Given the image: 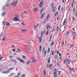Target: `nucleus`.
Returning a JSON list of instances; mask_svg holds the SVG:
<instances>
[{
    "mask_svg": "<svg viewBox=\"0 0 77 77\" xmlns=\"http://www.w3.org/2000/svg\"><path fill=\"white\" fill-rule=\"evenodd\" d=\"M37 60L36 59H34L32 60V63H34L35 62H37Z\"/></svg>",
    "mask_w": 77,
    "mask_h": 77,
    "instance_id": "obj_16",
    "label": "nucleus"
},
{
    "mask_svg": "<svg viewBox=\"0 0 77 77\" xmlns=\"http://www.w3.org/2000/svg\"><path fill=\"white\" fill-rule=\"evenodd\" d=\"M22 57L23 58V59H26V57L24 55Z\"/></svg>",
    "mask_w": 77,
    "mask_h": 77,
    "instance_id": "obj_38",
    "label": "nucleus"
},
{
    "mask_svg": "<svg viewBox=\"0 0 77 77\" xmlns=\"http://www.w3.org/2000/svg\"><path fill=\"white\" fill-rule=\"evenodd\" d=\"M72 19H73V21H75V17H73Z\"/></svg>",
    "mask_w": 77,
    "mask_h": 77,
    "instance_id": "obj_57",
    "label": "nucleus"
},
{
    "mask_svg": "<svg viewBox=\"0 0 77 77\" xmlns=\"http://www.w3.org/2000/svg\"><path fill=\"white\" fill-rule=\"evenodd\" d=\"M17 59V60H19V61H20V62L21 61V58H16Z\"/></svg>",
    "mask_w": 77,
    "mask_h": 77,
    "instance_id": "obj_34",
    "label": "nucleus"
},
{
    "mask_svg": "<svg viewBox=\"0 0 77 77\" xmlns=\"http://www.w3.org/2000/svg\"><path fill=\"white\" fill-rule=\"evenodd\" d=\"M13 21H20V20L18 18H17V17H14V18L13 19Z\"/></svg>",
    "mask_w": 77,
    "mask_h": 77,
    "instance_id": "obj_3",
    "label": "nucleus"
},
{
    "mask_svg": "<svg viewBox=\"0 0 77 77\" xmlns=\"http://www.w3.org/2000/svg\"><path fill=\"white\" fill-rule=\"evenodd\" d=\"M74 0H73L72 4V8H73V6H74Z\"/></svg>",
    "mask_w": 77,
    "mask_h": 77,
    "instance_id": "obj_21",
    "label": "nucleus"
},
{
    "mask_svg": "<svg viewBox=\"0 0 77 77\" xmlns=\"http://www.w3.org/2000/svg\"><path fill=\"white\" fill-rule=\"evenodd\" d=\"M52 66V64H51L49 66V68H51Z\"/></svg>",
    "mask_w": 77,
    "mask_h": 77,
    "instance_id": "obj_61",
    "label": "nucleus"
},
{
    "mask_svg": "<svg viewBox=\"0 0 77 77\" xmlns=\"http://www.w3.org/2000/svg\"><path fill=\"white\" fill-rule=\"evenodd\" d=\"M44 57H46V55H47V51H45L44 53Z\"/></svg>",
    "mask_w": 77,
    "mask_h": 77,
    "instance_id": "obj_13",
    "label": "nucleus"
},
{
    "mask_svg": "<svg viewBox=\"0 0 77 77\" xmlns=\"http://www.w3.org/2000/svg\"><path fill=\"white\" fill-rule=\"evenodd\" d=\"M6 7H9V4H6L5 5Z\"/></svg>",
    "mask_w": 77,
    "mask_h": 77,
    "instance_id": "obj_54",
    "label": "nucleus"
},
{
    "mask_svg": "<svg viewBox=\"0 0 77 77\" xmlns=\"http://www.w3.org/2000/svg\"><path fill=\"white\" fill-rule=\"evenodd\" d=\"M54 75V77H55L57 76V72H54L53 73Z\"/></svg>",
    "mask_w": 77,
    "mask_h": 77,
    "instance_id": "obj_11",
    "label": "nucleus"
},
{
    "mask_svg": "<svg viewBox=\"0 0 77 77\" xmlns=\"http://www.w3.org/2000/svg\"><path fill=\"white\" fill-rule=\"evenodd\" d=\"M57 66H60V63H59V62H57Z\"/></svg>",
    "mask_w": 77,
    "mask_h": 77,
    "instance_id": "obj_40",
    "label": "nucleus"
},
{
    "mask_svg": "<svg viewBox=\"0 0 77 77\" xmlns=\"http://www.w3.org/2000/svg\"><path fill=\"white\" fill-rule=\"evenodd\" d=\"M39 44H41L42 41V37H39Z\"/></svg>",
    "mask_w": 77,
    "mask_h": 77,
    "instance_id": "obj_8",
    "label": "nucleus"
},
{
    "mask_svg": "<svg viewBox=\"0 0 77 77\" xmlns=\"http://www.w3.org/2000/svg\"><path fill=\"white\" fill-rule=\"evenodd\" d=\"M66 19H65L63 23V26H65V24H66V23H66Z\"/></svg>",
    "mask_w": 77,
    "mask_h": 77,
    "instance_id": "obj_7",
    "label": "nucleus"
},
{
    "mask_svg": "<svg viewBox=\"0 0 77 77\" xmlns=\"http://www.w3.org/2000/svg\"><path fill=\"white\" fill-rule=\"evenodd\" d=\"M7 26H10V24L9 22H7Z\"/></svg>",
    "mask_w": 77,
    "mask_h": 77,
    "instance_id": "obj_33",
    "label": "nucleus"
},
{
    "mask_svg": "<svg viewBox=\"0 0 77 77\" xmlns=\"http://www.w3.org/2000/svg\"><path fill=\"white\" fill-rule=\"evenodd\" d=\"M66 62L68 63L69 64H70V61L68 59H66Z\"/></svg>",
    "mask_w": 77,
    "mask_h": 77,
    "instance_id": "obj_20",
    "label": "nucleus"
},
{
    "mask_svg": "<svg viewBox=\"0 0 77 77\" xmlns=\"http://www.w3.org/2000/svg\"><path fill=\"white\" fill-rule=\"evenodd\" d=\"M15 69V67H12L11 68L8 69L7 71L2 72V73L3 74H9L11 72L10 71H11V70H12L13 69Z\"/></svg>",
    "mask_w": 77,
    "mask_h": 77,
    "instance_id": "obj_1",
    "label": "nucleus"
},
{
    "mask_svg": "<svg viewBox=\"0 0 77 77\" xmlns=\"http://www.w3.org/2000/svg\"><path fill=\"white\" fill-rule=\"evenodd\" d=\"M59 28L58 26H57V32L59 31Z\"/></svg>",
    "mask_w": 77,
    "mask_h": 77,
    "instance_id": "obj_43",
    "label": "nucleus"
},
{
    "mask_svg": "<svg viewBox=\"0 0 77 77\" xmlns=\"http://www.w3.org/2000/svg\"><path fill=\"white\" fill-rule=\"evenodd\" d=\"M21 24L23 25V26H25V24H24V23H21Z\"/></svg>",
    "mask_w": 77,
    "mask_h": 77,
    "instance_id": "obj_59",
    "label": "nucleus"
},
{
    "mask_svg": "<svg viewBox=\"0 0 77 77\" xmlns=\"http://www.w3.org/2000/svg\"><path fill=\"white\" fill-rule=\"evenodd\" d=\"M17 51H18L19 53H20V52H21V49H20L18 48Z\"/></svg>",
    "mask_w": 77,
    "mask_h": 77,
    "instance_id": "obj_35",
    "label": "nucleus"
},
{
    "mask_svg": "<svg viewBox=\"0 0 77 77\" xmlns=\"http://www.w3.org/2000/svg\"><path fill=\"white\" fill-rule=\"evenodd\" d=\"M43 1H44L43 0H42L39 4V6L40 7V8H42V6H43Z\"/></svg>",
    "mask_w": 77,
    "mask_h": 77,
    "instance_id": "obj_4",
    "label": "nucleus"
},
{
    "mask_svg": "<svg viewBox=\"0 0 77 77\" xmlns=\"http://www.w3.org/2000/svg\"><path fill=\"white\" fill-rule=\"evenodd\" d=\"M57 72V69H55L54 72Z\"/></svg>",
    "mask_w": 77,
    "mask_h": 77,
    "instance_id": "obj_60",
    "label": "nucleus"
},
{
    "mask_svg": "<svg viewBox=\"0 0 77 77\" xmlns=\"http://www.w3.org/2000/svg\"><path fill=\"white\" fill-rule=\"evenodd\" d=\"M46 28L47 30H48V29H50L51 28V26H50L48 24H47L46 26Z\"/></svg>",
    "mask_w": 77,
    "mask_h": 77,
    "instance_id": "obj_9",
    "label": "nucleus"
},
{
    "mask_svg": "<svg viewBox=\"0 0 77 77\" xmlns=\"http://www.w3.org/2000/svg\"><path fill=\"white\" fill-rule=\"evenodd\" d=\"M26 75L25 74L23 75L21 77H25Z\"/></svg>",
    "mask_w": 77,
    "mask_h": 77,
    "instance_id": "obj_55",
    "label": "nucleus"
},
{
    "mask_svg": "<svg viewBox=\"0 0 77 77\" xmlns=\"http://www.w3.org/2000/svg\"><path fill=\"white\" fill-rule=\"evenodd\" d=\"M52 56H54V51H53L52 52Z\"/></svg>",
    "mask_w": 77,
    "mask_h": 77,
    "instance_id": "obj_56",
    "label": "nucleus"
},
{
    "mask_svg": "<svg viewBox=\"0 0 77 77\" xmlns=\"http://www.w3.org/2000/svg\"><path fill=\"white\" fill-rule=\"evenodd\" d=\"M75 8L74 7L73 9V12H74L75 11Z\"/></svg>",
    "mask_w": 77,
    "mask_h": 77,
    "instance_id": "obj_51",
    "label": "nucleus"
},
{
    "mask_svg": "<svg viewBox=\"0 0 77 77\" xmlns=\"http://www.w3.org/2000/svg\"><path fill=\"white\" fill-rule=\"evenodd\" d=\"M56 7L54 6L52 8V12H54L55 11V9H56Z\"/></svg>",
    "mask_w": 77,
    "mask_h": 77,
    "instance_id": "obj_15",
    "label": "nucleus"
},
{
    "mask_svg": "<svg viewBox=\"0 0 77 77\" xmlns=\"http://www.w3.org/2000/svg\"><path fill=\"white\" fill-rule=\"evenodd\" d=\"M20 62H22V63H25V62L24 61H23V60H20Z\"/></svg>",
    "mask_w": 77,
    "mask_h": 77,
    "instance_id": "obj_29",
    "label": "nucleus"
},
{
    "mask_svg": "<svg viewBox=\"0 0 77 77\" xmlns=\"http://www.w3.org/2000/svg\"><path fill=\"white\" fill-rule=\"evenodd\" d=\"M18 1L17 0L16 2H14L13 3H12L11 4V5H12L13 6V7H14L16 6V5H17V4H18Z\"/></svg>",
    "mask_w": 77,
    "mask_h": 77,
    "instance_id": "obj_2",
    "label": "nucleus"
},
{
    "mask_svg": "<svg viewBox=\"0 0 77 77\" xmlns=\"http://www.w3.org/2000/svg\"><path fill=\"white\" fill-rule=\"evenodd\" d=\"M59 14V12L57 11L56 12L55 14L54 15L55 17H56L57 15Z\"/></svg>",
    "mask_w": 77,
    "mask_h": 77,
    "instance_id": "obj_24",
    "label": "nucleus"
},
{
    "mask_svg": "<svg viewBox=\"0 0 77 77\" xmlns=\"http://www.w3.org/2000/svg\"><path fill=\"white\" fill-rule=\"evenodd\" d=\"M31 61H28L26 62V64L29 65V63H31Z\"/></svg>",
    "mask_w": 77,
    "mask_h": 77,
    "instance_id": "obj_31",
    "label": "nucleus"
},
{
    "mask_svg": "<svg viewBox=\"0 0 77 77\" xmlns=\"http://www.w3.org/2000/svg\"><path fill=\"white\" fill-rule=\"evenodd\" d=\"M46 23V20H45L43 23V24H45Z\"/></svg>",
    "mask_w": 77,
    "mask_h": 77,
    "instance_id": "obj_46",
    "label": "nucleus"
},
{
    "mask_svg": "<svg viewBox=\"0 0 77 77\" xmlns=\"http://www.w3.org/2000/svg\"><path fill=\"white\" fill-rule=\"evenodd\" d=\"M53 45H54V42H51V46H53Z\"/></svg>",
    "mask_w": 77,
    "mask_h": 77,
    "instance_id": "obj_49",
    "label": "nucleus"
},
{
    "mask_svg": "<svg viewBox=\"0 0 77 77\" xmlns=\"http://www.w3.org/2000/svg\"><path fill=\"white\" fill-rule=\"evenodd\" d=\"M64 44H65V41L64 40H63L62 43H61V44H62V45H64Z\"/></svg>",
    "mask_w": 77,
    "mask_h": 77,
    "instance_id": "obj_47",
    "label": "nucleus"
},
{
    "mask_svg": "<svg viewBox=\"0 0 77 77\" xmlns=\"http://www.w3.org/2000/svg\"><path fill=\"white\" fill-rule=\"evenodd\" d=\"M60 53V52H59V50H57V54H59Z\"/></svg>",
    "mask_w": 77,
    "mask_h": 77,
    "instance_id": "obj_53",
    "label": "nucleus"
},
{
    "mask_svg": "<svg viewBox=\"0 0 77 77\" xmlns=\"http://www.w3.org/2000/svg\"><path fill=\"white\" fill-rule=\"evenodd\" d=\"M49 33V31H48V30L47 31V32H46V36H47V35H48Z\"/></svg>",
    "mask_w": 77,
    "mask_h": 77,
    "instance_id": "obj_32",
    "label": "nucleus"
},
{
    "mask_svg": "<svg viewBox=\"0 0 77 77\" xmlns=\"http://www.w3.org/2000/svg\"><path fill=\"white\" fill-rule=\"evenodd\" d=\"M57 20H59V16H58L57 17Z\"/></svg>",
    "mask_w": 77,
    "mask_h": 77,
    "instance_id": "obj_41",
    "label": "nucleus"
},
{
    "mask_svg": "<svg viewBox=\"0 0 77 77\" xmlns=\"http://www.w3.org/2000/svg\"><path fill=\"white\" fill-rule=\"evenodd\" d=\"M72 35L73 36H76V35H77V34H76V32L74 31H72Z\"/></svg>",
    "mask_w": 77,
    "mask_h": 77,
    "instance_id": "obj_6",
    "label": "nucleus"
},
{
    "mask_svg": "<svg viewBox=\"0 0 77 77\" xmlns=\"http://www.w3.org/2000/svg\"><path fill=\"white\" fill-rule=\"evenodd\" d=\"M0 35L1 36H3V33H2Z\"/></svg>",
    "mask_w": 77,
    "mask_h": 77,
    "instance_id": "obj_63",
    "label": "nucleus"
},
{
    "mask_svg": "<svg viewBox=\"0 0 77 77\" xmlns=\"http://www.w3.org/2000/svg\"><path fill=\"white\" fill-rule=\"evenodd\" d=\"M70 32V30H68L67 33L66 34V36H68V35L69 34Z\"/></svg>",
    "mask_w": 77,
    "mask_h": 77,
    "instance_id": "obj_14",
    "label": "nucleus"
},
{
    "mask_svg": "<svg viewBox=\"0 0 77 77\" xmlns=\"http://www.w3.org/2000/svg\"><path fill=\"white\" fill-rule=\"evenodd\" d=\"M22 32H27V30L25 29H22L21 30Z\"/></svg>",
    "mask_w": 77,
    "mask_h": 77,
    "instance_id": "obj_26",
    "label": "nucleus"
},
{
    "mask_svg": "<svg viewBox=\"0 0 77 77\" xmlns=\"http://www.w3.org/2000/svg\"><path fill=\"white\" fill-rule=\"evenodd\" d=\"M34 11H35V12H38V9L37 8H35L34 9Z\"/></svg>",
    "mask_w": 77,
    "mask_h": 77,
    "instance_id": "obj_18",
    "label": "nucleus"
},
{
    "mask_svg": "<svg viewBox=\"0 0 77 77\" xmlns=\"http://www.w3.org/2000/svg\"><path fill=\"white\" fill-rule=\"evenodd\" d=\"M14 74L15 73H12L9 76V77H10V76H12V75H14Z\"/></svg>",
    "mask_w": 77,
    "mask_h": 77,
    "instance_id": "obj_36",
    "label": "nucleus"
},
{
    "mask_svg": "<svg viewBox=\"0 0 77 77\" xmlns=\"http://www.w3.org/2000/svg\"><path fill=\"white\" fill-rule=\"evenodd\" d=\"M45 13H44L41 16V18H43V17H44L45 15Z\"/></svg>",
    "mask_w": 77,
    "mask_h": 77,
    "instance_id": "obj_25",
    "label": "nucleus"
},
{
    "mask_svg": "<svg viewBox=\"0 0 77 77\" xmlns=\"http://www.w3.org/2000/svg\"><path fill=\"white\" fill-rule=\"evenodd\" d=\"M15 17H16V18H19V16L18 15H16Z\"/></svg>",
    "mask_w": 77,
    "mask_h": 77,
    "instance_id": "obj_58",
    "label": "nucleus"
},
{
    "mask_svg": "<svg viewBox=\"0 0 77 77\" xmlns=\"http://www.w3.org/2000/svg\"><path fill=\"white\" fill-rule=\"evenodd\" d=\"M61 6V5H60L58 8V11H60V8Z\"/></svg>",
    "mask_w": 77,
    "mask_h": 77,
    "instance_id": "obj_42",
    "label": "nucleus"
},
{
    "mask_svg": "<svg viewBox=\"0 0 77 77\" xmlns=\"http://www.w3.org/2000/svg\"><path fill=\"white\" fill-rule=\"evenodd\" d=\"M50 17V15L48 14L47 16V19H48L49 18V17Z\"/></svg>",
    "mask_w": 77,
    "mask_h": 77,
    "instance_id": "obj_52",
    "label": "nucleus"
},
{
    "mask_svg": "<svg viewBox=\"0 0 77 77\" xmlns=\"http://www.w3.org/2000/svg\"><path fill=\"white\" fill-rule=\"evenodd\" d=\"M6 19H4L3 21L2 22V25H3V26H5L6 25Z\"/></svg>",
    "mask_w": 77,
    "mask_h": 77,
    "instance_id": "obj_5",
    "label": "nucleus"
},
{
    "mask_svg": "<svg viewBox=\"0 0 77 77\" xmlns=\"http://www.w3.org/2000/svg\"><path fill=\"white\" fill-rule=\"evenodd\" d=\"M12 61L14 62H15V63H17V61L15 60H13Z\"/></svg>",
    "mask_w": 77,
    "mask_h": 77,
    "instance_id": "obj_45",
    "label": "nucleus"
},
{
    "mask_svg": "<svg viewBox=\"0 0 77 77\" xmlns=\"http://www.w3.org/2000/svg\"><path fill=\"white\" fill-rule=\"evenodd\" d=\"M75 17H77V12L76 14H75Z\"/></svg>",
    "mask_w": 77,
    "mask_h": 77,
    "instance_id": "obj_64",
    "label": "nucleus"
},
{
    "mask_svg": "<svg viewBox=\"0 0 77 77\" xmlns=\"http://www.w3.org/2000/svg\"><path fill=\"white\" fill-rule=\"evenodd\" d=\"M44 50H45V48H43L42 49V52H44Z\"/></svg>",
    "mask_w": 77,
    "mask_h": 77,
    "instance_id": "obj_62",
    "label": "nucleus"
},
{
    "mask_svg": "<svg viewBox=\"0 0 77 77\" xmlns=\"http://www.w3.org/2000/svg\"><path fill=\"white\" fill-rule=\"evenodd\" d=\"M28 50H29V51H32L33 50V48L31 47H29L28 48Z\"/></svg>",
    "mask_w": 77,
    "mask_h": 77,
    "instance_id": "obj_10",
    "label": "nucleus"
},
{
    "mask_svg": "<svg viewBox=\"0 0 77 77\" xmlns=\"http://www.w3.org/2000/svg\"><path fill=\"white\" fill-rule=\"evenodd\" d=\"M5 15V12H4L2 14V17H4Z\"/></svg>",
    "mask_w": 77,
    "mask_h": 77,
    "instance_id": "obj_27",
    "label": "nucleus"
},
{
    "mask_svg": "<svg viewBox=\"0 0 77 77\" xmlns=\"http://www.w3.org/2000/svg\"><path fill=\"white\" fill-rule=\"evenodd\" d=\"M74 47V45H72L71 46H70L69 48H71L72 47Z\"/></svg>",
    "mask_w": 77,
    "mask_h": 77,
    "instance_id": "obj_37",
    "label": "nucleus"
},
{
    "mask_svg": "<svg viewBox=\"0 0 77 77\" xmlns=\"http://www.w3.org/2000/svg\"><path fill=\"white\" fill-rule=\"evenodd\" d=\"M53 30H51V31L52 32H54V30H55V28H53Z\"/></svg>",
    "mask_w": 77,
    "mask_h": 77,
    "instance_id": "obj_48",
    "label": "nucleus"
},
{
    "mask_svg": "<svg viewBox=\"0 0 77 77\" xmlns=\"http://www.w3.org/2000/svg\"><path fill=\"white\" fill-rule=\"evenodd\" d=\"M53 36V34H51L49 39V42H51V39L52 38V37Z\"/></svg>",
    "mask_w": 77,
    "mask_h": 77,
    "instance_id": "obj_12",
    "label": "nucleus"
},
{
    "mask_svg": "<svg viewBox=\"0 0 77 77\" xmlns=\"http://www.w3.org/2000/svg\"><path fill=\"white\" fill-rule=\"evenodd\" d=\"M23 14H27V11H25L23 13Z\"/></svg>",
    "mask_w": 77,
    "mask_h": 77,
    "instance_id": "obj_50",
    "label": "nucleus"
},
{
    "mask_svg": "<svg viewBox=\"0 0 77 77\" xmlns=\"http://www.w3.org/2000/svg\"><path fill=\"white\" fill-rule=\"evenodd\" d=\"M6 9V8H5V6H3L2 7V9H3V11L5 10V9Z\"/></svg>",
    "mask_w": 77,
    "mask_h": 77,
    "instance_id": "obj_44",
    "label": "nucleus"
},
{
    "mask_svg": "<svg viewBox=\"0 0 77 77\" xmlns=\"http://www.w3.org/2000/svg\"><path fill=\"white\" fill-rule=\"evenodd\" d=\"M39 26V23H38L36 25V26H35V27L34 28V29H36L37 27H38V26Z\"/></svg>",
    "mask_w": 77,
    "mask_h": 77,
    "instance_id": "obj_17",
    "label": "nucleus"
},
{
    "mask_svg": "<svg viewBox=\"0 0 77 77\" xmlns=\"http://www.w3.org/2000/svg\"><path fill=\"white\" fill-rule=\"evenodd\" d=\"M50 52V48H48V51H47V53H49Z\"/></svg>",
    "mask_w": 77,
    "mask_h": 77,
    "instance_id": "obj_30",
    "label": "nucleus"
},
{
    "mask_svg": "<svg viewBox=\"0 0 77 77\" xmlns=\"http://www.w3.org/2000/svg\"><path fill=\"white\" fill-rule=\"evenodd\" d=\"M66 59H64L63 60L64 64H65V63H66Z\"/></svg>",
    "mask_w": 77,
    "mask_h": 77,
    "instance_id": "obj_39",
    "label": "nucleus"
},
{
    "mask_svg": "<svg viewBox=\"0 0 77 77\" xmlns=\"http://www.w3.org/2000/svg\"><path fill=\"white\" fill-rule=\"evenodd\" d=\"M42 50V46H40L39 47V51L40 52H41V51Z\"/></svg>",
    "mask_w": 77,
    "mask_h": 77,
    "instance_id": "obj_19",
    "label": "nucleus"
},
{
    "mask_svg": "<svg viewBox=\"0 0 77 77\" xmlns=\"http://www.w3.org/2000/svg\"><path fill=\"white\" fill-rule=\"evenodd\" d=\"M54 57L55 59H56V60H57V55H55L54 56Z\"/></svg>",
    "mask_w": 77,
    "mask_h": 77,
    "instance_id": "obj_28",
    "label": "nucleus"
},
{
    "mask_svg": "<svg viewBox=\"0 0 77 77\" xmlns=\"http://www.w3.org/2000/svg\"><path fill=\"white\" fill-rule=\"evenodd\" d=\"M51 59V57H49L48 59V63H50V60Z\"/></svg>",
    "mask_w": 77,
    "mask_h": 77,
    "instance_id": "obj_22",
    "label": "nucleus"
},
{
    "mask_svg": "<svg viewBox=\"0 0 77 77\" xmlns=\"http://www.w3.org/2000/svg\"><path fill=\"white\" fill-rule=\"evenodd\" d=\"M43 72H44V75L45 76V75H46V72L45 71V69H44Z\"/></svg>",
    "mask_w": 77,
    "mask_h": 77,
    "instance_id": "obj_23",
    "label": "nucleus"
}]
</instances>
